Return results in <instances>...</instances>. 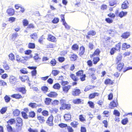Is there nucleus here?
Returning <instances> with one entry per match:
<instances>
[{"label":"nucleus","instance_id":"45","mask_svg":"<svg viewBox=\"0 0 132 132\" xmlns=\"http://www.w3.org/2000/svg\"><path fill=\"white\" fill-rule=\"evenodd\" d=\"M61 87L60 84L58 83H56L53 85V87L55 89H59Z\"/></svg>","mask_w":132,"mask_h":132},{"label":"nucleus","instance_id":"56","mask_svg":"<svg viewBox=\"0 0 132 132\" xmlns=\"http://www.w3.org/2000/svg\"><path fill=\"white\" fill-rule=\"evenodd\" d=\"M88 104L91 108H94V103L93 102L91 101H89L88 102Z\"/></svg>","mask_w":132,"mask_h":132},{"label":"nucleus","instance_id":"37","mask_svg":"<svg viewBox=\"0 0 132 132\" xmlns=\"http://www.w3.org/2000/svg\"><path fill=\"white\" fill-rule=\"evenodd\" d=\"M127 12H124L122 11L119 13L118 16L120 18H122L126 16L127 14Z\"/></svg>","mask_w":132,"mask_h":132},{"label":"nucleus","instance_id":"50","mask_svg":"<svg viewBox=\"0 0 132 132\" xmlns=\"http://www.w3.org/2000/svg\"><path fill=\"white\" fill-rule=\"evenodd\" d=\"M4 98L5 100V102L6 103L9 102L11 100L10 97L8 95H6L4 96Z\"/></svg>","mask_w":132,"mask_h":132},{"label":"nucleus","instance_id":"34","mask_svg":"<svg viewBox=\"0 0 132 132\" xmlns=\"http://www.w3.org/2000/svg\"><path fill=\"white\" fill-rule=\"evenodd\" d=\"M95 86L92 85H88L85 88L84 91L85 92H87L89 90L92 89L95 87Z\"/></svg>","mask_w":132,"mask_h":132},{"label":"nucleus","instance_id":"12","mask_svg":"<svg viewBox=\"0 0 132 132\" xmlns=\"http://www.w3.org/2000/svg\"><path fill=\"white\" fill-rule=\"evenodd\" d=\"M37 120L40 123H43L45 121V118L44 117L40 115H37Z\"/></svg>","mask_w":132,"mask_h":132},{"label":"nucleus","instance_id":"41","mask_svg":"<svg viewBox=\"0 0 132 132\" xmlns=\"http://www.w3.org/2000/svg\"><path fill=\"white\" fill-rule=\"evenodd\" d=\"M28 105L32 108H36L38 106L36 103L32 102L30 103Z\"/></svg>","mask_w":132,"mask_h":132},{"label":"nucleus","instance_id":"2","mask_svg":"<svg viewBox=\"0 0 132 132\" xmlns=\"http://www.w3.org/2000/svg\"><path fill=\"white\" fill-rule=\"evenodd\" d=\"M69 83V82L67 81L62 82L61 83V84L62 86V91L64 93H67L71 88V85H66L68 84Z\"/></svg>","mask_w":132,"mask_h":132},{"label":"nucleus","instance_id":"64","mask_svg":"<svg viewBox=\"0 0 132 132\" xmlns=\"http://www.w3.org/2000/svg\"><path fill=\"white\" fill-rule=\"evenodd\" d=\"M59 126L60 128H64L67 127V125L66 124L61 123L58 125Z\"/></svg>","mask_w":132,"mask_h":132},{"label":"nucleus","instance_id":"60","mask_svg":"<svg viewBox=\"0 0 132 132\" xmlns=\"http://www.w3.org/2000/svg\"><path fill=\"white\" fill-rule=\"evenodd\" d=\"M21 73L22 74H27L28 72L26 69H22L20 70Z\"/></svg>","mask_w":132,"mask_h":132},{"label":"nucleus","instance_id":"31","mask_svg":"<svg viewBox=\"0 0 132 132\" xmlns=\"http://www.w3.org/2000/svg\"><path fill=\"white\" fill-rule=\"evenodd\" d=\"M121 43L119 42L115 46V47H114L115 49L117 51L120 52L121 49Z\"/></svg>","mask_w":132,"mask_h":132},{"label":"nucleus","instance_id":"7","mask_svg":"<svg viewBox=\"0 0 132 132\" xmlns=\"http://www.w3.org/2000/svg\"><path fill=\"white\" fill-rule=\"evenodd\" d=\"M110 108L111 109L117 107L118 105V100L117 99L115 101L113 100L111 101L109 104Z\"/></svg>","mask_w":132,"mask_h":132},{"label":"nucleus","instance_id":"30","mask_svg":"<svg viewBox=\"0 0 132 132\" xmlns=\"http://www.w3.org/2000/svg\"><path fill=\"white\" fill-rule=\"evenodd\" d=\"M52 101V99L50 98L47 97L45 99L44 102L46 105H48L50 104Z\"/></svg>","mask_w":132,"mask_h":132},{"label":"nucleus","instance_id":"39","mask_svg":"<svg viewBox=\"0 0 132 132\" xmlns=\"http://www.w3.org/2000/svg\"><path fill=\"white\" fill-rule=\"evenodd\" d=\"M41 89L44 93H46L48 91V88L46 86H43L41 87Z\"/></svg>","mask_w":132,"mask_h":132},{"label":"nucleus","instance_id":"3","mask_svg":"<svg viewBox=\"0 0 132 132\" xmlns=\"http://www.w3.org/2000/svg\"><path fill=\"white\" fill-rule=\"evenodd\" d=\"M84 71L82 70H79L76 73V76H77L80 77V79L81 81H82L86 80V75L85 74H83Z\"/></svg>","mask_w":132,"mask_h":132},{"label":"nucleus","instance_id":"36","mask_svg":"<svg viewBox=\"0 0 132 132\" xmlns=\"http://www.w3.org/2000/svg\"><path fill=\"white\" fill-rule=\"evenodd\" d=\"M78 124L79 123L78 122L75 121H73L70 123V125L74 128H77Z\"/></svg>","mask_w":132,"mask_h":132},{"label":"nucleus","instance_id":"46","mask_svg":"<svg viewBox=\"0 0 132 132\" xmlns=\"http://www.w3.org/2000/svg\"><path fill=\"white\" fill-rule=\"evenodd\" d=\"M9 59L12 61H14L15 60V56L12 53H11L9 55Z\"/></svg>","mask_w":132,"mask_h":132},{"label":"nucleus","instance_id":"13","mask_svg":"<svg viewBox=\"0 0 132 132\" xmlns=\"http://www.w3.org/2000/svg\"><path fill=\"white\" fill-rule=\"evenodd\" d=\"M7 14L10 16H12L14 14L15 10L13 8H9L6 10Z\"/></svg>","mask_w":132,"mask_h":132},{"label":"nucleus","instance_id":"11","mask_svg":"<svg viewBox=\"0 0 132 132\" xmlns=\"http://www.w3.org/2000/svg\"><path fill=\"white\" fill-rule=\"evenodd\" d=\"M69 58L71 61H76L78 57L77 55L74 53L71 54L69 55Z\"/></svg>","mask_w":132,"mask_h":132},{"label":"nucleus","instance_id":"57","mask_svg":"<svg viewBox=\"0 0 132 132\" xmlns=\"http://www.w3.org/2000/svg\"><path fill=\"white\" fill-rule=\"evenodd\" d=\"M26 113L23 111H22L21 112L22 117L25 119H27L28 118V116Z\"/></svg>","mask_w":132,"mask_h":132},{"label":"nucleus","instance_id":"19","mask_svg":"<svg viewBox=\"0 0 132 132\" xmlns=\"http://www.w3.org/2000/svg\"><path fill=\"white\" fill-rule=\"evenodd\" d=\"M99 95V93L97 92L91 93L88 96V98L89 99H91L94 98L95 96H98Z\"/></svg>","mask_w":132,"mask_h":132},{"label":"nucleus","instance_id":"22","mask_svg":"<svg viewBox=\"0 0 132 132\" xmlns=\"http://www.w3.org/2000/svg\"><path fill=\"white\" fill-rule=\"evenodd\" d=\"M96 71V69L94 68H89L88 71V74L90 75L95 74Z\"/></svg>","mask_w":132,"mask_h":132},{"label":"nucleus","instance_id":"32","mask_svg":"<svg viewBox=\"0 0 132 132\" xmlns=\"http://www.w3.org/2000/svg\"><path fill=\"white\" fill-rule=\"evenodd\" d=\"M71 48L74 51H77L79 49V46L77 44H75L72 46Z\"/></svg>","mask_w":132,"mask_h":132},{"label":"nucleus","instance_id":"9","mask_svg":"<svg viewBox=\"0 0 132 132\" xmlns=\"http://www.w3.org/2000/svg\"><path fill=\"white\" fill-rule=\"evenodd\" d=\"M101 52V50L99 48L96 49L92 54L90 55V57H92L95 56H98L99 55Z\"/></svg>","mask_w":132,"mask_h":132},{"label":"nucleus","instance_id":"52","mask_svg":"<svg viewBox=\"0 0 132 132\" xmlns=\"http://www.w3.org/2000/svg\"><path fill=\"white\" fill-rule=\"evenodd\" d=\"M79 119L81 122H84L86 121V119L83 115H80L79 116Z\"/></svg>","mask_w":132,"mask_h":132},{"label":"nucleus","instance_id":"10","mask_svg":"<svg viewBox=\"0 0 132 132\" xmlns=\"http://www.w3.org/2000/svg\"><path fill=\"white\" fill-rule=\"evenodd\" d=\"M47 96L51 98H56L58 95L56 92L54 91H51L47 94Z\"/></svg>","mask_w":132,"mask_h":132},{"label":"nucleus","instance_id":"48","mask_svg":"<svg viewBox=\"0 0 132 132\" xmlns=\"http://www.w3.org/2000/svg\"><path fill=\"white\" fill-rule=\"evenodd\" d=\"M7 107H2L0 110V112L2 114L4 113L7 111Z\"/></svg>","mask_w":132,"mask_h":132},{"label":"nucleus","instance_id":"26","mask_svg":"<svg viewBox=\"0 0 132 132\" xmlns=\"http://www.w3.org/2000/svg\"><path fill=\"white\" fill-rule=\"evenodd\" d=\"M122 58V56L121 54L118 55L116 58V63H118L121 61Z\"/></svg>","mask_w":132,"mask_h":132},{"label":"nucleus","instance_id":"62","mask_svg":"<svg viewBox=\"0 0 132 132\" xmlns=\"http://www.w3.org/2000/svg\"><path fill=\"white\" fill-rule=\"evenodd\" d=\"M3 67L4 69L6 70H9L10 67L8 64L6 63H4L3 65Z\"/></svg>","mask_w":132,"mask_h":132},{"label":"nucleus","instance_id":"55","mask_svg":"<svg viewBox=\"0 0 132 132\" xmlns=\"http://www.w3.org/2000/svg\"><path fill=\"white\" fill-rule=\"evenodd\" d=\"M66 103H63L61 104V106L60 107V109L61 110L65 109Z\"/></svg>","mask_w":132,"mask_h":132},{"label":"nucleus","instance_id":"5","mask_svg":"<svg viewBox=\"0 0 132 132\" xmlns=\"http://www.w3.org/2000/svg\"><path fill=\"white\" fill-rule=\"evenodd\" d=\"M70 78L74 81L73 82L72 85L73 86L76 85H77V82L79 80V78L75 75L73 73H71L70 75Z\"/></svg>","mask_w":132,"mask_h":132},{"label":"nucleus","instance_id":"51","mask_svg":"<svg viewBox=\"0 0 132 132\" xmlns=\"http://www.w3.org/2000/svg\"><path fill=\"white\" fill-rule=\"evenodd\" d=\"M43 116H47L49 115L48 112L46 110H43L42 112Z\"/></svg>","mask_w":132,"mask_h":132},{"label":"nucleus","instance_id":"25","mask_svg":"<svg viewBox=\"0 0 132 132\" xmlns=\"http://www.w3.org/2000/svg\"><path fill=\"white\" fill-rule=\"evenodd\" d=\"M130 33L128 32H126L123 33L121 37L123 38L126 39L128 38L130 36Z\"/></svg>","mask_w":132,"mask_h":132},{"label":"nucleus","instance_id":"33","mask_svg":"<svg viewBox=\"0 0 132 132\" xmlns=\"http://www.w3.org/2000/svg\"><path fill=\"white\" fill-rule=\"evenodd\" d=\"M64 117L65 120L68 121L70 120L71 116V114H66L64 115Z\"/></svg>","mask_w":132,"mask_h":132},{"label":"nucleus","instance_id":"23","mask_svg":"<svg viewBox=\"0 0 132 132\" xmlns=\"http://www.w3.org/2000/svg\"><path fill=\"white\" fill-rule=\"evenodd\" d=\"M16 78L14 76H11L9 78L10 82L12 84H14L16 82Z\"/></svg>","mask_w":132,"mask_h":132},{"label":"nucleus","instance_id":"24","mask_svg":"<svg viewBox=\"0 0 132 132\" xmlns=\"http://www.w3.org/2000/svg\"><path fill=\"white\" fill-rule=\"evenodd\" d=\"M85 48L84 46H82L80 47L79 48V55L80 56H81L83 55L85 52Z\"/></svg>","mask_w":132,"mask_h":132},{"label":"nucleus","instance_id":"4","mask_svg":"<svg viewBox=\"0 0 132 132\" xmlns=\"http://www.w3.org/2000/svg\"><path fill=\"white\" fill-rule=\"evenodd\" d=\"M53 119L54 117L53 115L51 114L50 115L46 121V123L47 125L50 126H53L54 125Z\"/></svg>","mask_w":132,"mask_h":132},{"label":"nucleus","instance_id":"58","mask_svg":"<svg viewBox=\"0 0 132 132\" xmlns=\"http://www.w3.org/2000/svg\"><path fill=\"white\" fill-rule=\"evenodd\" d=\"M59 19L58 18H54L52 21V22L54 24L57 23L59 21Z\"/></svg>","mask_w":132,"mask_h":132},{"label":"nucleus","instance_id":"29","mask_svg":"<svg viewBox=\"0 0 132 132\" xmlns=\"http://www.w3.org/2000/svg\"><path fill=\"white\" fill-rule=\"evenodd\" d=\"M130 45L126 43H123L122 46V50H125L130 47Z\"/></svg>","mask_w":132,"mask_h":132},{"label":"nucleus","instance_id":"18","mask_svg":"<svg viewBox=\"0 0 132 132\" xmlns=\"http://www.w3.org/2000/svg\"><path fill=\"white\" fill-rule=\"evenodd\" d=\"M17 91L20 92L23 94H24L26 93V90L25 87H21L17 88L16 89Z\"/></svg>","mask_w":132,"mask_h":132},{"label":"nucleus","instance_id":"20","mask_svg":"<svg viewBox=\"0 0 132 132\" xmlns=\"http://www.w3.org/2000/svg\"><path fill=\"white\" fill-rule=\"evenodd\" d=\"M19 79L22 82H24L26 81H28L29 80V77L26 75L22 76H20Z\"/></svg>","mask_w":132,"mask_h":132},{"label":"nucleus","instance_id":"27","mask_svg":"<svg viewBox=\"0 0 132 132\" xmlns=\"http://www.w3.org/2000/svg\"><path fill=\"white\" fill-rule=\"evenodd\" d=\"M104 83L106 85H112L114 83L113 81L112 80L110 79L107 78L105 80Z\"/></svg>","mask_w":132,"mask_h":132},{"label":"nucleus","instance_id":"42","mask_svg":"<svg viewBox=\"0 0 132 132\" xmlns=\"http://www.w3.org/2000/svg\"><path fill=\"white\" fill-rule=\"evenodd\" d=\"M30 37L31 39H35L38 38V36L36 33H33L30 35Z\"/></svg>","mask_w":132,"mask_h":132},{"label":"nucleus","instance_id":"35","mask_svg":"<svg viewBox=\"0 0 132 132\" xmlns=\"http://www.w3.org/2000/svg\"><path fill=\"white\" fill-rule=\"evenodd\" d=\"M100 60V57H94L93 59V63L94 64H96Z\"/></svg>","mask_w":132,"mask_h":132},{"label":"nucleus","instance_id":"16","mask_svg":"<svg viewBox=\"0 0 132 132\" xmlns=\"http://www.w3.org/2000/svg\"><path fill=\"white\" fill-rule=\"evenodd\" d=\"M72 102L74 104H76L83 103V100L80 98H77L73 100Z\"/></svg>","mask_w":132,"mask_h":132},{"label":"nucleus","instance_id":"21","mask_svg":"<svg viewBox=\"0 0 132 132\" xmlns=\"http://www.w3.org/2000/svg\"><path fill=\"white\" fill-rule=\"evenodd\" d=\"M11 96L14 98L16 99L22 98L23 97L20 94H15L11 95Z\"/></svg>","mask_w":132,"mask_h":132},{"label":"nucleus","instance_id":"28","mask_svg":"<svg viewBox=\"0 0 132 132\" xmlns=\"http://www.w3.org/2000/svg\"><path fill=\"white\" fill-rule=\"evenodd\" d=\"M129 3L127 1H125L121 5V8L122 9H126L128 8Z\"/></svg>","mask_w":132,"mask_h":132},{"label":"nucleus","instance_id":"38","mask_svg":"<svg viewBox=\"0 0 132 132\" xmlns=\"http://www.w3.org/2000/svg\"><path fill=\"white\" fill-rule=\"evenodd\" d=\"M57 61L55 59H52L50 61V63L51 66H55L57 64Z\"/></svg>","mask_w":132,"mask_h":132},{"label":"nucleus","instance_id":"40","mask_svg":"<svg viewBox=\"0 0 132 132\" xmlns=\"http://www.w3.org/2000/svg\"><path fill=\"white\" fill-rule=\"evenodd\" d=\"M13 113L14 116H18L20 114V111L19 110L16 109L13 111Z\"/></svg>","mask_w":132,"mask_h":132},{"label":"nucleus","instance_id":"54","mask_svg":"<svg viewBox=\"0 0 132 132\" xmlns=\"http://www.w3.org/2000/svg\"><path fill=\"white\" fill-rule=\"evenodd\" d=\"M7 131L8 132H12L13 131V129L12 127L9 125H7L6 126Z\"/></svg>","mask_w":132,"mask_h":132},{"label":"nucleus","instance_id":"6","mask_svg":"<svg viewBox=\"0 0 132 132\" xmlns=\"http://www.w3.org/2000/svg\"><path fill=\"white\" fill-rule=\"evenodd\" d=\"M47 39L49 41L56 43L57 42L56 38L54 36L51 34L48 35Z\"/></svg>","mask_w":132,"mask_h":132},{"label":"nucleus","instance_id":"61","mask_svg":"<svg viewBox=\"0 0 132 132\" xmlns=\"http://www.w3.org/2000/svg\"><path fill=\"white\" fill-rule=\"evenodd\" d=\"M45 38H44L43 35L42 36L39 38L38 40V42L41 44H43L44 40Z\"/></svg>","mask_w":132,"mask_h":132},{"label":"nucleus","instance_id":"49","mask_svg":"<svg viewBox=\"0 0 132 132\" xmlns=\"http://www.w3.org/2000/svg\"><path fill=\"white\" fill-rule=\"evenodd\" d=\"M128 120L127 118H126L122 119L121 121V123L124 125L126 124L128 122Z\"/></svg>","mask_w":132,"mask_h":132},{"label":"nucleus","instance_id":"59","mask_svg":"<svg viewBox=\"0 0 132 132\" xmlns=\"http://www.w3.org/2000/svg\"><path fill=\"white\" fill-rule=\"evenodd\" d=\"M87 65L89 67H91L93 66V63L92 61L90 60H88L86 62Z\"/></svg>","mask_w":132,"mask_h":132},{"label":"nucleus","instance_id":"47","mask_svg":"<svg viewBox=\"0 0 132 132\" xmlns=\"http://www.w3.org/2000/svg\"><path fill=\"white\" fill-rule=\"evenodd\" d=\"M35 113L34 111H31L29 113L28 116L29 117L34 118L35 116Z\"/></svg>","mask_w":132,"mask_h":132},{"label":"nucleus","instance_id":"17","mask_svg":"<svg viewBox=\"0 0 132 132\" xmlns=\"http://www.w3.org/2000/svg\"><path fill=\"white\" fill-rule=\"evenodd\" d=\"M96 34V32L93 30H91L89 31L87 33V35H86V38L87 39H89L90 36L91 35L94 36Z\"/></svg>","mask_w":132,"mask_h":132},{"label":"nucleus","instance_id":"8","mask_svg":"<svg viewBox=\"0 0 132 132\" xmlns=\"http://www.w3.org/2000/svg\"><path fill=\"white\" fill-rule=\"evenodd\" d=\"M81 93V90L79 89H74L72 92V95L74 96H79Z\"/></svg>","mask_w":132,"mask_h":132},{"label":"nucleus","instance_id":"44","mask_svg":"<svg viewBox=\"0 0 132 132\" xmlns=\"http://www.w3.org/2000/svg\"><path fill=\"white\" fill-rule=\"evenodd\" d=\"M15 122V120L14 118H12L7 121V123L8 124V125H12Z\"/></svg>","mask_w":132,"mask_h":132},{"label":"nucleus","instance_id":"14","mask_svg":"<svg viewBox=\"0 0 132 132\" xmlns=\"http://www.w3.org/2000/svg\"><path fill=\"white\" fill-rule=\"evenodd\" d=\"M16 60L18 62H22L23 60H26L28 58V57L27 56H21V57L18 55H16Z\"/></svg>","mask_w":132,"mask_h":132},{"label":"nucleus","instance_id":"43","mask_svg":"<svg viewBox=\"0 0 132 132\" xmlns=\"http://www.w3.org/2000/svg\"><path fill=\"white\" fill-rule=\"evenodd\" d=\"M35 43H29L28 45V47L29 48L33 49L35 48Z\"/></svg>","mask_w":132,"mask_h":132},{"label":"nucleus","instance_id":"63","mask_svg":"<svg viewBox=\"0 0 132 132\" xmlns=\"http://www.w3.org/2000/svg\"><path fill=\"white\" fill-rule=\"evenodd\" d=\"M59 71L57 70H53L52 71V73L54 76H55L57 75L59 73Z\"/></svg>","mask_w":132,"mask_h":132},{"label":"nucleus","instance_id":"15","mask_svg":"<svg viewBox=\"0 0 132 132\" xmlns=\"http://www.w3.org/2000/svg\"><path fill=\"white\" fill-rule=\"evenodd\" d=\"M116 64H117V69L118 71H121L124 67V63L123 62H120Z\"/></svg>","mask_w":132,"mask_h":132},{"label":"nucleus","instance_id":"53","mask_svg":"<svg viewBox=\"0 0 132 132\" xmlns=\"http://www.w3.org/2000/svg\"><path fill=\"white\" fill-rule=\"evenodd\" d=\"M116 51L114 47H113L111 49L109 52L111 55H112L114 54Z\"/></svg>","mask_w":132,"mask_h":132},{"label":"nucleus","instance_id":"1","mask_svg":"<svg viewBox=\"0 0 132 132\" xmlns=\"http://www.w3.org/2000/svg\"><path fill=\"white\" fill-rule=\"evenodd\" d=\"M15 121V127L16 131H21L23 125L22 119L18 117L16 118Z\"/></svg>","mask_w":132,"mask_h":132}]
</instances>
